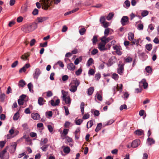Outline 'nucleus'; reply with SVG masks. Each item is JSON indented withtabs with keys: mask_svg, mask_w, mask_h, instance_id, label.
I'll list each match as a JSON object with an SVG mask.
<instances>
[{
	"mask_svg": "<svg viewBox=\"0 0 159 159\" xmlns=\"http://www.w3.org/2000/svg\"><path fill=\"white\" fill-rule=\"evenodd\" d=\"M42 2V8L47 10L51 5L52 1H54L55 4H57L61 1L60 0H40Z\"/></svg>",
	"mask_w": 159,
	"mask_h": 159,
	"instance_id": "nucleus-1",
	"label": "nucleus"
},
{
	"mask_svg": "<svg viewBox=\"0 0 159 159\" xmlns=\"http://www.w3.org/2000/svg\"><path fill=\"white\" fill-rule=\"evenodd\" d=\"M37 24L36 23H34L31 25H27L23 27L22 28V30L25 32L28 33L35 30L37 28Z\"/></svg>",
	"mask_w": 159,
	"mask_h": 159,
	"instance_id": "nucleus-2",
	"label": "nucleus"
},
{
	"mask_svg": "<svg viewBox=\"0 0 159 159\" xmlns=\"http://www.w3.org/2000/svg\"><path fill=\"white\" fill-rule=\"evenodd\" d=\"M105 18L104 16H101L100 19V22L101 24L102 25V26L105 28H107L110 25V24L107 22L105 21Z\"/></svg>",
	"mask_w": 159,
	"mask_h": 159,
	"instance_id": "nucleus-3",
	"label": "nucleus"
},
{
	"mask_svg": "<svg viewBox=\"0 0 159 159\" xmlns=\"http://www.w3.org/2000/svg\"><path fill=\"white\" fill-rule=\"evenodd\" d=\"M120 22L123 26L127 25L129 22V18L127 16H123Z\"/></svg>",
	"mask_w": 159,
	"mask_h": 159,
	"instance_id": "nucleus-4",
	"label": "nucleus"
},
{
	"mask_svg": "<svg viewBox=\"0 0 159 159\" xmlns=\"http://www.w3.org/2000/svg\"><path fill=\"white\" fill-rule=\"evenodd\" d=\"M113 48L115 50L116 53L119 55H121L122 52L121 51L122 49L121 47L120 46L115 45L113 46Z\"/></svg>",
	"mask_w": 159,
	"mask_h": 159,
	"instance_id": "nucleus-5",
	"label": "nucleus"
},
{
	"mask_svg": "<svg viewBox=\"0 0 159 159\" xmlns=\"http://www.w3.org/2000/svg\"><path fill=\"white\" fill-rule=\"evenodd\" d=\"M106 44L103 42H101L99 43L98 45V48L101 51H105L107 50V48L105 47Z\"/></svg>",
	"mask_w": 159,
	"mask_h": 159,
	"instance_id": "nucleus-6",
	"label": "nucleus"
},
{
	"mask_svg": "<svg viewBox=\"0 0 159 159\" xmlns=\"http://www.w3.org/2000/svg\"><path fill=\"white\" fill-rule=\"evenodd\" d=\"M107 36H103L100 38V40L102 42H103L106 43L109 42L113 39L112 37H110L107 38Z\"/></svg>",
	"mask_w": 159,
	"mask_h": 159,
	"instance_id": "nucleus-7",
	"label": "nucleus"
},
{
	"mask_svg": "<svg viewBox=\"0 0 159 159\" xmlns=\"http://www.w3.org/2000/svg\"><path fill=\"white\" fill-rule=\"evenodd\" d=\"M140 141L139 139L134 140L131 143V146L133 148H135L138 147L140 144Z\"/></svg>",
	"mask_w": 159,
	"mask_h": 159,
	"instance_id": "nucleus-8",
	"label": "nucleus"
},
{
	"mask_svg": "<svg viewBox=\"0 0 159 159\" xmlns=\"http://www.w3.org/2000/svg\"><path fill=\"white\" fill-rule=\"evenodd\" d=\"M40 74V70L39 68L36 69L34 70V73L33 74L34 78L37 79Z\"/></svg>",
	"mask_w": 159,
	"mask_h": 159,
	"instance_id": "nucleus-9",
	"label": "nucleus"
},
{
	"mask_svg": "<svg viewBox=\"0 0 159 159\" xmlns=\"http://www.w3.org/2000/svg\"><path fill=\"white\" fill-rule=\"evenodd\" d=\"M30 67V65L29 63L26 64L24 66L20 68L19 70L20 73L25 72L26 71V69Z\"/></svg>",
	"mask_w": 159,
	"mask_h": 159,
	"instance_id": "nucleus-10",
	"label": "nucleus"
},
{
	"mask_svg": "<svg viewBox=\"0 0 159 159\" xmlns=\"http://www.w3.org/2000/svg\"><path fill=\"white\" fill-rule=\"evenodd\" d=\"M48 19V17H40L37 18L36 20L38 23H42L44 21Z\"/></svg>",
	"mask_w": 159,
	"mask_h": 159,
	"instance_id": "nucleus-11",
	"label": "nucleus"
},
{
	"mask_svg": "<svg viewBox=\"0 0 159 159\" xmlns=\"http://www.w3.org/2000/svg\"><path fill=\"white\" fill-rule=\"evenodd\" d=\"M6 150L4 149L0 152V157L2 159H5L7 158V155H8L9 156L8 154H7L6 156Z\"/></svg>",
	"mask_w": 159,
	"mask_h": 159,
	"instance_id": "nucleus-12",
	"label": "nucleus"
},
{
	"mask_svg": "<svg viewBox=\"0 0 159 159\" xmlns=\"http://www.w3.org/2000/svg\"><path fill=\"white\" fill-rule=\"evenodd\" d=\"M70 90L71 92L74 93L76 91L77 87H76V86H75L73 84V83H70Z\"/></svg>",
	"mask_w": 159,
	"mask_h": 159,
	"instance_id": "nucleus-13",
	"label": "nucleus"
},
{
	"mask_svg": "<svg viewBox=\"0 0 159 159\" xmlns=\"http://www.w3.org/2000/svg\"><path fill=\"white\" fill-rule=\"evenodd\" d=\"M67 69L70 70H74L75 68V66L72 63H70L67 65Z\"/></svg>",
	"mask_w": 159,
	"mask_h": 159,
	"instance_id": "nucleus-14",
	"label": "nucleus"
},
{
	"mask_svg": "<svg viewBox=\"0 0 159 159\" xmlns=\"http://www.w3.org/2000/svg\"><path fill=\"white\" fill-rule=\"evenodd\" d=\"M140 84L143 85L144 89H146L147 88L148 86V84L146 82V80L145 79H143L140 82H139Z\"/></svg>",
	"mask_w": 159,
	"mask_h": 159,
	"instance_id": "nucleus-15",
	"label": "nucleus"
},
{
	"mask_svg": "<svg viewBox=\"0 0 159 159\" xmlns=\"http://www.w3.org/2000/svg\"><path fill=\"white\" fill-rule=\"evenodd\" d=\"M63 100L65 101L66 104H67L68 106H69L71 102V99L70 98L69 96H67V97L65 98Z\"/></svg>",
	"mask_w": 159,
	"mask_h": 159,
	"instance_id": "nucleus-16",
	"label": "nucleus"
},
{
	"mask_svg": "<svg viewBox=\"0 0 159 159\" xmlns=\"http://www.w3.org/2000/svg\"><path fill=\"white\" fill-rule=\"evenodd\" d=\"M31 117L34 120H38L40 118V115L37 113H32L31 115Z\"/></svg>",
	"mask_w": 159,
	"mask_h": 159,
	"instance_id": "nucleus-17",
	"label": "nucleus"
},
{
	"mask_svg": "<svg viewBox=\"0 0 159 159\" xmlns=\"http://www.w3.org/2000/svg\"><path fill=\"white\" fill-rule=\"evenodd\" d=\"M60 103V100L59 99L56 100L55 102H54V100H51L50 101V103L51 105L53 106H55L58 105Z\"/></svg>",
	"mask_w": 159,
	"mask_h": 159,
	"instance_id": "nucleus-18",
	"label": "nucleus"
},
{
	"mask_svg": "<svg viewBox=\"0 0 159 159\" xmlns=\"http://www.w3.org/2000/svg\"><path fill=\"white\" fill-rule=\"evenodd\" d=\"M80 133V130L79 128H77L74 132L75 138L76 139H78L79 138V135Z\"/></svg>",
	"mask_w": 159,
	"mask_h": 159,
	"instance_id": "nucleus-19",
	"label": "nucleus"
},
{
	"mask_svg": "<svg viewBox=\"0 0 159 159\" xmlns=\"http://www.w3.org/2000/svg\"><path fill=\"white\" fill-rule=\"evenodd\" d=\"M147 142L148 145H151L155 143V140L152 138H148L147 139Z\"/></svg>",
	"mask_w": 159,
	"mask_h": 159,
	"instance_id": "nucleus-20",
	"label": "nucleus"
},
{
	"mask_svg": "<svg viewBox=\"0 0 159 159\" xmlns=\"http://www.w3.org/2000/svg\"><path fill=\"white\" fill-rule=\"evenodd\" d=\"M30 56V53L29 52L25 53L22 55L21 57L20 58L22 59L25 61L27 59L28 57Z\"/></svg>",
	"mask_w": 159,
	"mask_h": 159,
	"instance_id": "nucleus-21",
	"label": "nucleus"
},
{
	"mask_svg": "<svg viewBox=\"0 0 159 159\" xmlns=\"http://www.w3.org/2000/svg\"><path fill=\"white\" fill-rule=\"evenodd\" d=\"M134 133L138 135H141L144 134V131L141 129H137L134 131Z\"/></svg>",
	"mask_w": 159,
	"mask_h": 159,
	"instance_id": "nucleus-22",
	"label": "nucleus"
},
{
	"mask_svg": "<svg viewBox=\"0 0 159 159\" xmlns=\"http://www.w3.org/2000/svg\"><path fill=\"white\" fill-rule=\"evenodd\" d=\"M45 102V100L43 98L40 97L38 100V102L39 104L40 105H42L44 104Z\"/></svg>",
	"mask_w": 159,
	"mask_h": 159,
	"instance_id": "nucleus-23",
	"label": "nucleus"
},
{
	"mask_svg": "<svg viewBox=\"0 0 159 159\" xmlns=\"http://www.w3.org/2000/svg\"><path fill=\"white\" fill-rule=\"evenodd\" d=\"M94 91V88L93 87H90L88 90L87 94L89 95H91L93 94Z\"/></svg>",
	"mask_w": 159,
	"mask_h": 159,
	"instance_id": "nucleus-24",
	"label": "nucleus"
},
{
	"mask_svg": "<svg viewBox=\"0 0 159 159\" xmlns=\"http://www.w3.org/2000/svg\"><path fill=\"white\" fill-rule=\"evenodd\" d=\"M62 148H63V150L64 152L66 153V154H68L69 153V152L70 151V149L69 147L66 146V147H63Z\"/></svg>",
	"mask_w": 159,
	"mask_h": 159,
	"instance_id": "nucleus-25",
	"label": "nucleus"
},
{
	"mask_svg": "<svg viewBox=\"0 0 159 159\" xmlns=\"http://www.w3.org/2000/svg\"><path fill=\"white\" fill-rule=\"evenodd\" d=\"M93 63V59L91 58H90L88 61L87 64H86V66L88 67L89 66Z\"/></svg>",
	"mask_w": 159,
	"mask_h": 159,
	"instance_id": "nucleus-26",
	"label": "nucleus"
},
{
	"mask_svg": "<svg viewBox=\"0 0 159 159\" xmlns=\"http://www.w3.org/2000/svg\"><path fill=\"white\" fill-rule=\"evenodd\" d=\"M124 70L123 66L121 65L119 67L118 69L117 72L120 75H121L123 73V71Z\"/></svg>",
	"mask_w": 159,
	"mask_h": 159,
	"instance_id": "nucleus-27",
	"label": "nucleus"
},
{
	"mask_svg": "<svg viewBox=\"0 0 159 159\" xmlns=\"http://www.w3.org/2000/svg\"><path fill=\"white\" fill-rule=\"evenodd\" d=\"M25 84V82L22 80H20L18 83V86L21 87H23Z\"/></svg>",
	"mask_w": 159,
	"mask_h": 159,
	"instance_id": "nucleus-28",
	"label": "nucleus"
},
{
	"mask_svg": "<svg viewBox=\"0 0 159 159\" xmlns=\"http://www.w3.org/2000/svg\"><path fill=\"white\" fill-rule=\"evenodd\" d=\"M32 106L30 105L28 108H27L25 109V112L26 114H30V110H32Z\"/></svg>",
	"mask_w": 159,
	"mask_h": 159,
	"instance_id": "nucleus-29",
	"label": "nucleus"
},
{
	"mask_svg": "<svg viewBox=\"0 0 159 159\" xmlns=\"http://www.w3.org/2000/svg\"><path fill=\"white\" fill-rule=\"evenodd\" d=\"M134 34L132 32H129L128 34V39L130 41H132L134 39Z\"/></svg>",
	"mask_w": 159,
	"mask_h": 159,
	"instance_id": "nucleus-30",
	"label": "nucleus"
},
{
	"mask_svg": "<svg viewBox=\"0 0 159 159\" xmlns=\"http://www.w3.org/2000/svg\"><path fill=\"white\" fill-rule=\"evenodd\" d=\"M19 116L20 114L19 112H17L14 115L13 117V120H17L18 119Z\"/></svg>",
	"mask_w": 159,
	"mask_h": 159,
	"instance_id": "nucleus-31",
	"label": "nucleus"
},
{
	"mask_svg": "<svg viewBox=\"0 0 159 159\" xmlns=\"http://www.w3.org/2000/svg\"><path fill=\"white\" fill-rule=\"evenodd\" d=\"M102 124L101 123H99L98 124L97 127L95 129L96 132H98L102 128Z\"/></svg>",
	"mask_w": 159,
	"mask_h": 159,
	"instance_id": "nucleus-32",
	"label": "nucleus"
},
{
	"mask_svg": "<svg viewBox=\"0 0 159 159\" xmlns=\"http://www.w3.org/2000/svg\"><path fill=\"white\" fill-rule=\"evenodd\" d=\"M149 13L148 11L147 10L142 11L141 12L142 16L143 17L148 15Z\"/></svg>",
	"mask_w": 159,
	"mask_h": 159,
	"instance_id": "nucleus-33",
	"label": "nucleus"
},
{
	"mask_svg": "<svg viewBox=\"0 0 159 159\" xmlns=\"http://www.w3.org/2000/svg\"><path fill=\"white\" fill-rule=\"evenodd\" d=\"M93 120H92L89 121L87 124V128L88 129L89 128L91 127L93 125Z\"/></svg>",
	"mask_w": 159,
	"mask_h": 159,
	"instance_id": "nucleus-34",
	"label": "nucleus"
},
{
	"mask_svg": "<svg viewBox=\"0 0 159 159\" xmlns=\"http://www.w3.org/2000/svg\"><path fill=\"white\" fill-rule=\"evenodd\" d=\"M86 31V29L84 27H82L79 30V32L81 35H83L85 33Z\"/></svg>",
	"mask_w": 159,
	"mask_h": 159,
	"instance_id": "nucleus-35",
	"label": "nucleus"
},
{
	"mask_svg": "<svg viewBox=\"0 0 159 159\" xmlns=\"http://www.w3.org/2000/svg\"><path fill=\"white\" fill-rule=\"evenodd\" d=\"M111 30V29L109 28H106L104 31V36H107L109 34V33L110 30Z\"/></svg>",
	"mask_w": 159,
	"mask_h": 159,
	"instance_id": "nucleus-36",
	"label": "nucleus"
},
{
	"mask_svg": "<svg viewBox=\"0 0 159 159\" xmlns=\"http://www.w3.org/2000/svg\"><path fill=\"white\" fill-rule=\"evenodd\" d=\"M84 102H82L80 104L81 111L82 114H84Z\"/></svg>",
	"mask_w": 159,
	"mask_h": 159,
	"instance_id": "nucleus-37",
	"label": "nucleus"
},
{
	"mask_svg": "<svg viewBox=\"0 0 159 159\" xmlns=\"http://www.w3.org/2000/svg\"><path fill=\"white\" fill-rule=\"evenodd\" d=\"M146 49L148 51L151 50L152 48V45L151 43L147 44L145 46Z\"/></svg>",
	"mask_w": 159,
	"mask_h": 159,
	"instance_id": "nucleus-38",
	"label": "nucleus"
},
{
	"mask_svg": "<svg viewBox=\"0 0 159 159\" xmlns=\"http://www.w3.org/2000/svg\"><path fill=\"white\" fill-rule=\"evenodd\" d=\"M28 8L27 6H25L21 7V12L22 13H25L27 11Z\"/></svg>",
	"mask_w": 159,
	"mask_h": 159,
	"instance_id": "nucleus-39",
	"label": "nucleus"
},
{
	"mask_svg": "<svg viewBox=\"0 0 159 159\" xmlns=\"http://www.w3.org/2000/svg\"><path fill=\"white\" fill-rule=\"evenodd\" d=\"M28 87L29 89V90L30 92L31 93L33 92V90L32 89V88L33 87V85L31 83H30L28 84Z\"/></svg>",
	"mask_w": 159,
	"mask_h": 159,
	"instance_id": "nucleus-40",
	"label": "nucleus"
},
{
	"mask_svg": "<svg viewBox=\"0 0 159 159\" xmlns=\"http://www.w3.org/2000/svg\"><path fill=\"white\" fill-rule=\"evenodd\" d=\"M49 146L48 144H45L40 148L43 151H46L47 148Z\"/></svg>",
	"mask_w": 159,
	"mask_h": 159,
	"instance_id": "nucleus-41",
	"label": "nucleus"
},
{
	"mask_svg": "<svg viewBox=\"0 0 159 159\" xmlns=\"http://www.w3.org/2000/svg\"><path fill=\"white\" fill-rule=\"evenodd\" d=\"M61 93L62 94V98L63 99L67 97L68 95V93L66 92L64 90H62L61 91Z\"/></svg>",
	"mask_w": 159,
	"mask_h": 159,
	"instance_id": "nucleus-42",
	"label": "nucleus"
},
{
	"mask_svg": "<svg viewBox=\"0 0 159 159\" xmlns=\"http://www.w3.org/2000/svg\"><path fill=\"white\" fill-rule=\"evenodd\" d=\"M114 15L113 13H109L107 17V20H110L113 17Z\"/></svg>",
	"mask_w": 159,
	"mask_h": 159,
	"instance_id": "nucleus-43",
	"label": "nucleus"
},
{
	"mask_svg": "<svg viewBox=\"0 0 159 159\" xmlns=\"http://www.w3.org/2000/svg\"><path fill=\"white\" fill-rule=\"evenodd\" d=\"M83 120L81 119H79L75 120V122L76 125H80L83 122Z\"/></svg>",
	"mask_w": 159,
	"mask_h": 159,
	"instance_id": "nucleus-44",
	"label": "nucleus"
},
{
	"mask_svg": "<svg viewBox=\"0 0 159 159\" xmlns=\"http://www.w3.org/2000/svg\"><path fill=\"white\" fill-rule=\"evenodd\" d=\"M145 70L148 73H151L152 71V68L150 66H148L145 68Z\"/></svg>",
	"mask_w": 159,
	"mask_h": 159,
	"instance_id": "nucleus-45",
	"label": "nucleus"
},
{
	"mask_svg": "<svg viewBox=\"0 0 159 159\" xmlns=\"http://www.w3.org/2000/svg\"><path fill=\"white\" fill-rule=\"evenodd\" d=\"M82 71V69L81 68H80L75 71V73L78 76L81 74Z\"/></svg>",
	"mask_w": 159,
	"mask_h": 159,
	"instance_id": "nucleus-46",
	"label": "nucleus"
},
{
	"mask_svg": "<svg viewBox=\"0 0 159 159\" xmlns=\"http://www.w3.org/2000/svg\"><path fill=\"white\" fill-rule=\"evenodd\" d=\"M17 146V143L16 142H14L12 143L11 145V148L13 149V151H15L16 149V147Z\"/></svg>",
	"mask_w": 159,
	"mask_h": 159,
	"instance_id": "nucleus-47",
	"label": "nucleus"
},
{
	"mask_svg": "<svg viewBox=\"0 0 159 159\" xmlns=\"http://www.w3.org/2000/svg\"><path fill=\"white\" fill-rule=\"evenodd\" d=\"M63 107L65 109V115L66 116H68L70 114L68 108L66 106H64Z\"/></svg>",
	"mask_w": 159,
	"mask_h": 159,
	"instance_id": "nucleus-48",
	"label": "nucleus"
},
{
	"mask_svg": "<svg viewBox=\"0 0 159 159\" xmlns=\"http://www.w3.org/2000/svg\"><path fill=\"white\" fill-rule=\"evenodd\" d=\"M6 95L4 93L1 94L0 96V99L2 102H4L5 99Z\"/></svg>",
	"mask_w": 159,
	"mask_h": 159,
	"instance_id": "nucleus-49",
	"label": "nucleus"
},
{
	"mask_svg": "<svg viewBox=\"0 0 159 159\" xmlns=\"http://www.w3.org/2000/svg\"><path fill=\"white\" fill-rule=\"evenodd\" d=\"M98 41L97 37L94 36L92 39V42L93 44H95Z\"/></svg>",
	"mask_w": 159,
	"mask_h": 159,
	"instance_id": "nucleus-50",
	"label": "nucleus"
},
{
	"mask_svg": "<svg viewBox=\"0 0 159 159\" xmlns=\"http://www.w3.org/2000/svg\"><path fill=\"white\" fill-rule=\"evenodd\" d=\"M82 60L81 57H80L79 58H77L75 59L74 61V63L75 65H78L79 63Z\"/></svg>",
	"mask_w": 159,
	"mask_h": 159,
	"instance_id": "nucleus-51",
	"label": "nucleus"
},
{
	"mask_svg": "<svg viewBox=\"0 0 159 159\" xmlns=\"http://www.w3.org/2000/svg\"><path fill=\"white\" fill-rule=\"evenodd\" d=\"M123 95L124 96L123 97V98L125 100H126L128 98L129 96V94L127 92H126L124 93Z\"/></svg>",
	"mask_w": 159,
	"mask_h": 159,
	"instance_id": "nucleus-52",
	"label": "nucleus"
},
{
	"mask_svg": "<svg viewBox=\"0 0 159 159\" xmlns=\"http://www.w3.org/2000/svg\"><path fill=\"white\" fill-rule=\"evenodd\" d=\"M112 77L115 80H117L119 78V76L117 74L114 73L112 75Z\"/></svg>",
	"mask_w": 159,
	"mask_h": 159,
	"instance_id": "nucleus-53",
	"label": "nucleus"
},
{
	"mask_svg": "<svg viewBox=\"0 0 159 159\" xmlns=\"http://www.w3.org/2000/svg\"><path fill=\"white\" fill-rule=\"evenodd\" d=\"M98 52V50L97 49H93L91 52V53L93 55H95Z\"/></svg>",
	"mask_w": 159,
	"mask_h": 159,
	"instance_id": "nucleus-54",
	"label": "nucleus"
},
{
	"mask_svg": "<svg viewBox=\"0 0 159 159\" xmlns=\"http://www.w3.org/2000/svg\"><path fill=\"white\" fill-rule=\"evenodd\" d=\"M101 77V75L99 73H96L95 75V78L97 81H98Z\"/></svg>",
	"mask_w": 159,
	"mask_h": 159,
	"instance_id": "nucleus-55",
	"label": "nucleus"
},
{
	"mask_svg": "<svg viewBox=\"0 0 159 159\" xmlns=\"http://www.w3.org/2000/svg\"><path fill=\"white\" fill-rule=\"evenodd\" d=\"M74 82L73 83V84L75 86H76V87H77L80 84V81L79 80H74Z\"/></svg>",
	"mask_w": 159,
	"mask_h": 159,
	"instance_id": "nucleus-56",
	"label": "nucleus"
},
{
	"mask_svg": "<svg viewBox=\"0 0 159 159\" xmlns=\"http://www.w3.org/2000/svg\"><path fill=\"white\" fill-rule=\"evenodd\" d=\"M68 78L69 77L67 75H65L62 76V80L63 81H65L67 80Z\"/></svg>",
	"mask_w": 159,
	"mask_h": 159,
	"instance_id": "nucleus-57",
	"label": "nucleus"
},
{
	"mask_svg": "<svg viewBox=\"0 0 159 159\" xmlns=\"http://www.w3.org/2000/svg\"><path fill=\"white\" fill-rule=\"evenodd\" d=\"M143 28V25L142 24H139L138 25L137 27V29L139 30H142Z\"/></svg>",
	"mask_w": 159,
	"mask_h": 159,
	"instance_id": "nucleus-58",
	"label": "nucleus"
},
{
	"mask_svg": "<svg viewBox=\"0 0 159 159\" xmlns=\"http://www.w3.org/2000/svg\"><path fill=\"white\" fill-rule=\"evenodd\" d=\"M57 64H58L59 66L63 68L64 67V65L63 63L61 61H59L57 62Z\"/></svg>",
	"mask_w": 159,
	"mask_h": 159,
	"instance_id": "nucleus-59",
	"label": "nucleus"
},
{
	"mask_svg": "<svg viewBox=\"0 0 159 159\" xmlns=\"http://www.w3.org/2000/svg\"><path fill=\"white\" fill-rule=\"evenodd\" d=\"M88 73L89 75H93L95 73V71L93 69H91L89 70Z\"/></svg>",
	"mask_w": 159,
	"mask_h": 159,
	"instance_id": "nucleus-60",
	"label": "nucleus"
},
{
	"mask_svg": "<svg viewBox=\"0 0 159 159\" xmlns=\"http://www.w3.org/2000/svg\"><path fill=\"white\" fill-rule=\"evenodd\" d=\"M127 108V107L125 104L121 105L120 107V111H122L123 109H126Z\"/></svg>",
	"mask_w": 159,
	"mask_h": 159,
	"instance_id": "nucleus-61",
	"label": "nucleus"
},
{
	"mask_svg": "<svg viewBox=\"0 0 159 159\" xmlns=\"http://www.w3.org/2000/svg\"><path fill=\"white\" fill-rule=\"evenodd\" d=\"M96 95L97 99L99 101H102V95L99 94L98 93H97Z\"/></svg>",
	"mask_w": 159,
	"mask_h": 159,
	"instance_id": "nucleus-62",
	"label": "nucleus"
},
{
	"mask_svg": "<svg viewBox=\"0 0 159 159\" xmlns=\"http://www.w3.org/2000/svg\"><path fill=\"white\" fill-rule=\"evenodd\" d=\"M132 60V59L130 57H128L125 59V61L126 62H130Z\"/></svg>",
	"mask_w": 159,
	"mask_h": 159,
	"instance_id": "nucleus-63",
	"label": "nucleus"
},
{
	"mask_svg": "<svg viewBox=\"0 0 159 159\" xmlns=\"http://www.w3.org/2000/svg\"><path fill=\"white\" fill-rule=\"evenodd\" d=\"M38 10L36 8L34 9L32 12V14L34 15H36L38 14Z\"/></svg>",
	"mask_w": 159,
	"mask_h": 159,
	"instance_id": "nucleus-64",
	"label": "nucleus"
}]
</instances>
